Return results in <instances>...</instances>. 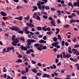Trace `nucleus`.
<instances>
[{
	"instance_id": "09e8293b",
	"label": "nucleus",
	"mask_w": 79,
	"mask_h": 79,
	"mask_svg": "<svg viewBox=\"0 0 79 79\" xmlns=\"http://www.w3.org/2000/svg\"><path fill=\"white\" fill-rule=\"evenodd\" d=\"M29 50L30 52H31V53H33V52H34V51L32 49H29Z\"/></svg>"
},
{
	"instance_id": "c756f323",
	"label": "nucleus",
	"mask_w": 79,
	"mask_h": 79,
	"mask_svg": "<svg viewBox=\"0 0 79 79\" xmlns=\"http://www.w3.org/2000/svg\"><path fill=\"white\" fill-rule=\"evenodd\" d=\"M47 46H44L42 48V50H46V49H47Z\"/></svg>"
},
{
	"instance_id": "423d86ee",
	"label": "nucleus",
	"mask_w": 79,
	"mask_h": 79,
	"mask_svg": "<svg viewBox=\"0 0 79 79\" xmlns=\"http://www.w3.org/2000/svg\"><path fill=\"white\" fill-rule=\"evenodd\" d=\"M20 48H21L22 50H25V51L27 50V48L26 47H24L23 46H20Z\"/></svg>"
},
{
	"instance_id": "4468645a",
	"label": "nucleus",
	"mask_w": 79,
	"mask_h": 79,
	"mask_svg": "<svg viewBox=\"0 0 79 79\" xmlns=\"http://www.w3.org/2000/svg\"><path fill=\"white\" fill-rule=\"evenodd\" d=\"M46 34H48V35H52V34H53V31H49L47 32Z\"/></svg>"
},
{
	"instance_id": "cd10ccee",
	"label": "nucleus",
	"mask_w": 79,
	"mask_h": 79,
	"mask_svg": "<svg viewBox=\"0 0 79 79\" xmlns=\"http://www.w3.org/2000/svg\"><path fill=\"white\" fill-rule=\"evenodd\" d=\"M21 74H22L24 75V74H26V71H25V70H23L21 72Z\"/></svg>"
},
{
	"instance_id": "412c9836",
	"label": "nucleus",
	"mask_w": 79,
	"mask_h": 79,
	"mask_svg": "<svg viewBox=\"0 0 79 79\" xmlns=\"http://www.w3.org/2000/svg\"><path fill=\"white\" fill-rule=\"evenodd\" d=\"M76 23V20L74 19H71L70 23Z\"/></svg>"
},
{
	"instance_id": "ddd939ff",
	"label": "nucleus",
	"mask_w": 79,
	"mask_h": 79,
	"mask_svg": "<svg viewBox=\"0 0 79 79\" xmlns=\"http://www.w3.org/2000/svg\"><path fill=\"white\" fill-rule=\"evenodd\" d=\"M39 42L40 44H43V43L45 44L46 43V41H45L44 40H41L39 41Z\"/></svg>"
},
{
	"instance_id": "37998d69",
	"label": "nucleus",
	"mask_w": 79,
	"mask_h": 79,
	"mask_svg": "<svg viewBox=\"0 0 79 79\" xmlns=\"http://www.w3.org/2000/svg\"><path fill=\"white\" fill-rule=\"evenodd\" d=\"M20 39L22 41H24V40H25V39L24 38L21 36L20 37Z\"/></svg>"
},
{
	"instance_id": "7c9ffc66",
	"label": "nucleus",
	"mask_w": 79,
	"mask_h": 79,
	"mask_svg": "<svg viewBox=\"0 0 79 79\" xmlns=\"http://www.w3.org/2000/svg\"><path fill=\"white\" fill-rule=\"evenodd\" d=\"M12 44L13 45H14V46H17V43H15L14 42H12Z\"/></svg>"
},
{
	"instance_id": "e2e57ef3",
	"label": "nucleus",
	"mask_w": 79,
	"mask_h": 79,
	"mask_svg": "<svg viewBox=\"0 0 79 79\" xmlns=\"http://www.w3.org/2000/svg\"><path fill=\"white\" fill-rule=\"evenodd\" d=\"M18 57L19 58H22L23 57V55L19 54L18 56Z\"/></svg>"
},
{
	"instance_id": "a211bd4d",
	"label": "nucleus",
	"mask_w": 79,
	"mask_h": 79,
	"mask_svg": "<svg viewBox=\"0 0 79 79\" xmlns=\"http://www.w3.org/2000/svg\"><path fill=\"white\" fill-rule=\"evenodd\" d=\"M37 31H41L42 30V27H38L36 28Z\"/></svg>"
},
{
	"instance_id": "f704fd0d",
	"label": "nucleus",
	"mask_w": 79,
	"mask_h": 79,
	"mask_svg": "<svg viewBox=\"0 0 79 79\" xmlns=\"http://www.w3.org/2000/svg\"><path fill=\"white\" fill-rule=\"evenodd\" d=\"M43 18L45 19H47L48 18V17L47 15H44L43 16Z\"/></svg>"
},
{
	"instance_id": "20e7f679",
	"label": "nucleus",
	"mask_w": 79,
	"mask_h": 79,
	"mask_svg": "<svg viewBox=\"0 0 79 79\" xmlns=\"http://www.w3.org/2000/svg\"><path fill=\"white\" fill-rule=\"evenodd\" d=\"M40 1H42V0L43 2H41V1H39L38 3H40V5H44L45 3H47V2H48V0H40Z\"/></svg>"
},
{
	"instance_id": "5fc2aeb1",
	"label": "nucleus",
	"mask_w": 79,
	"mask_h": 79,
	"mask_svg": "<svg viewBox=\"0 0 79 79\" xmlns=\"http://www.w3.org/2000/svg\"><path fill=\"white\" fill-rule=\"evenodd\" d=\"M51 11H55L56 10V9H55L53 8H51Z\"/></svg>"
},
{
	"instance_id": "c85d7f7f",
	"label": "nucleus",
	"mask_w": 79,
	"mask_h": 79,
	"mask_svg": "<svg viewBox=\"0 0 79 79\" xmlns=\"http://www.w3.org/2000/svg\"><path fill=\"white\" fill-rule=\"evenodd\" d=\"M15 38H16V35H12V40H14V39H15Z\"/></svg>"
},
{
	"instance_id": "6e6552de",
	"label": "nucleus",
	"mask_w": 79,
	"mask_h": 79,
	"mask_svg": "<svg viewBox=\"0 0 79 79\" xmlns=\"http://www.w3.org/2000/svg\"><path fill=\"white\" fill-rule=\"evenodd\" d=\"M39 47H38L36 48L38 50H42V48L43 47V44H40Z\"/></svg>"
},
{
	"instance_id": "9b49d317",
	"label": "nucleus",
	"mask_w": 79,
	"mask_h": 79,
	"mask_svg": "<svg viewBox=\"0 0 79 79\" xmlns=\"http://www.w3.org/2000/svg\"><path fill=\"white\" fill-rule=\"evenodd\" d=\"M0 14L2 15V16H7V14L5 13L4 11H2L0 12Z\"/></svg>"
},
{
	"instance_id": "2eb2a0df",
	"label": "nucleus",
	"mask_w": 79,
	"mask_h": 79,
	"mask_svg": "<svg viewBox=\"0 0 79 79\" xmlns=\"http://www.w3.org/2000/svg\"><path fill=\"white\" fill-rule=\"evenodd\" d=\"M37 6H38V8H39V9H40V10L42 9V6L40 3H37Z\"/></svg>"
},
{
	"instance_id": "b1692460",
	"label": "nucleus",
	"mask_w": 79,
	"mask_h": 79,
	"mask_svg": "<svg viewBox=\"0 0 79 79\" xmlns=\"http://www.w3.org/2000/svg\"><path fill=\"white\" fill-rule=\"evenodd\" d=\"M62 53L63 55V58H65L66 56V53H65V52H63Z\"/></svg>"
},
{
	"instance_id": "4be33fe9",
	"label": "nucleus",
	"mask_w": 79,
	"mask_h": 79,
	"mask_svg": "<svg viewBox=\"0 0 79 79\" xmlns=\"http://www.w3.org/2000/svg\"><path fill=\"white\" fill-rule=\"evenodd\" d=\"M57 39L58 40H61V37L60 34H58L57 36Z\"/></svg>"
},
{
	"instance_id": "c03bdc74",
	"label": "nucleus",
	"mask_w": 79,
	"mask_h": 79,
	"mask_svg": "<svg viewBox=\"0 0 79 79\" xmlns=\"http://www.w3.org/2000/svg\"><path fill=\"white\" fill-rule=\"evenodd\" d=\"M18 33L19 34H23V31L21 30H19L18 31Z\"/></svg>"
},
{
	"instance_id": "a878e982",
	"label": "nucleus",
	"mask_w": 79,
	"mask_h": 79,
	"mask_svg": "<svg viewBox=\"0 0 79 79\" xmlns=\"http://www.w3.org/2000/svg\"><path fill=\"white\" fill-rule=\"evenodd\" d=\"M57 38L56 37H54L53 39L54 42H57Z\"/></svg>"
},
{
	"instance_id": "0e129e2a",
	"label": "nucleus",
	"mask_w": 79,
	"mask_h": 79,
	"mask_svg": "<svg viewBox=\"0 0 79 79\" xmlns=\"http://www.w3.org/2000/svg\"><path fill=\"white\" fill-rule=\"evenodd\" d=\"M31 63H32V64H35L36 63V62H35V61H34L33 60H31Z\"/></svg>"
},
{
	"instance_id": "338daca9",
	"label": "nucleus",
	"mask_w": 79,
	"mask_h": 79,
	"mask_svg": "<svg viewBox=\"0 0 79 79\" xmlns=\"http://www.w3.org/2000/svg\"><path fill=\"white\" fill-rule=\"evenodd\" d=\"M65 45L66 46H68L69 45V43L68 42H66L65 43Z\"/></svg>"
},
{
	"instance_id": "473e14b6",
	"label": "nucleus",
	"mask_w": 79,
	"mask_h": 79,
	"mask_svg": "<svg viewBox=\"0 0 79 79\" xmlns=\"http://www.w3.org/2000/svg\"><path fill=\"white\" fill-rule=\"evenodd\" d=\"M45 10H50V8H49V6H45Z\"/></svg>"
},
{
	"instance_id": "7ed1b4c3",
	"label": "nucleus",
	"mask_w": 79,
	"mask_h": 79,
	"mask_svg": "<svg viewBox=\"0 0 79 79\" xmlns=\"http://www.w3.org/2000/svg\"><path fill=\"white\" fill-rule=\"evenodd\" d=\"M28 29H29V27H26L25 28H23V32H25V34H29V31Z\"/></svg>"
},
{
	"instance_id": "1a4fd4ad",
	"label": "nucleus",
	"mask_w": 79,
	"mask_h": 79,
	"mask_svg": "<svg viewBox=\"0 0 79 79\" xmlns=\"http://www.w3.org/2000/svg\"><path fill=\"white\" fill-rule=\"evenodd\" d=\"M12 41L14 42V43H16V44H18V43H19V40L17 38H16L13 40H12Z\"/></svg>"
},
{
	"instance_id": "5701e85b",
	"label": "nucleus",
	"mask_w": 79,
	"mask_h": 79,
	"mask_svg": "<svg viewBox=\"0 0 79 79\" xmlns=\"http://www.w3.org/2000/svg\"><path fill=\"white\" fill-rule=\"evenodd\" d=\"M39 45H40V44L38 43L34 44V47H38L39 46Z\"/></svg>"
},
{
	"instance_id": "f03ea898",
	"label": "nucleus",
	"mask_w": 79,
	"mask_h": 79,
	"mask_svg": "<svg viewBox=\"0 0 79 79\" xmlns=\"http://www.w3.org/2000/svg\"><path fill=\"white\" fill-rule=\"evenodd\" d=\"M13 27H10L9 28L10 29V30H12V31H15L16 32H18L19 31L21 30V29H20L19 27L15 26H13Z\"/></svg>"
},
{
	"instance_id": "c9c22d12",
	"label": "nucleus",
	"mask_w": 79,
	"mask_h": 79,
	"mask_svg": "<svg viewBox=\"0 0 79 79\" xmlns=\"http://www.w3.org/2000/svg\"><path fill=\"white\" fill-rule=\"evenodd\" d=\"M42 30L43 31H47V29L46 28V27H42Z\"/></svg>"
},
{
	"instance_id": "f257e3e1",
	"label": "nucleus",
	"mask_w": 79,
	"mask_h": 79,
	"mask_svg": "<svg viewBox=\"0 0 79 79\" xmlns=\"http://www.w3.org/2000/svg\"><path fill=\"white\" fill-rule=\"evenodd\" d=\"M68 51L69 54H66L65 56V58H69V57H71V55L70 53L72 54L73 53L71 51V48L70 47H69Z\"/></svg>"
},
{
	"instance_id": "680f3d73",
	"label": "nucleus",
	"mask_w": 79,
	"mask_h": 79,
	"mask_svg": "<svg viewBox=\"0 0 79 79\" xmlns=\"http://www.w3.org/2000/svg\"><path fill=\"white\" fill-rule=\"evenodd\" d=\"M73 6H77V2H75L73 3Z\"/></svg>"
},
{
	"instance_id": "79ce46f5",
	"label": "nucleus",
	"mask_w": 79,
	"mask_h": 79,
	"mask_svg": "<svg viewBox=\"0 0 79 79\" xmlns=\"http://www.w3.org/2000/svg\"><path fill=\"white\" fill-rule=\"evenodd\" d=\"M79 47V45L78 44H76L74 46V48H78Z\"/></svg>"
},
{
	"instance_id": "58836bf2",
	"label": "nucleus",
	"mask_w": 79,
	"mask_h": 79,
	"mask_svg": "<svg viewBox=\"0 0 79 79\" xmlns=\"http://www.w3.org/2000/svg\"><path fill=\"white\" fill-rule=\"evenodd\" d=\"M68 18H69L70 19H72V18H73V16L71 15H69L68 16Z\"/></svg>"
},
{
	"instance_id": "bf43d9fd",
	"label": "nucleus",
	"mask_w": 79,
	"mask_h": 79,
	"mask_svg": "<svg viewBox=\"0 0 79 79\" xmlns=\"http://www.w3.org/2000/svg\"><path fill=\"white\" fill-rule=\"evenodd\" d=\"M53 50L54 52H57V49H56V48H54L53 49Z\"/></svg>"
},
{
	"instance_id": "69168bd1",
	"label": "nucleus",
	"mask_w": 79,
	"mask_h": 79,
	"mask_svg": "<svg viewBox=\"0 0 79 79\" xmlns=\"http://www.w3.org/2000/svg\"><path fill=\"white\" fill-rule=\"evenodd\" d=\"M35 34H36V35H39L40 34V32L39 31H37L35 33Z\"/></svg>"
},
{
	"instance_id": "6e6d98bb",
	"label": "nucleus",
	"mask_w": 79,
	"mask_h": 79,
	"mask_svg": "<svg viewBox=\"0 0 79 79\" xmlns=\"http://www.w3.org/2000/svg\"><path fill=\"white\" fill-rule=\"evenodd\" d=\"M26 53L27 54H30V53H31V52L29 50H28L27 51Z\"/></svg>"
},
{
	"instance_id": "f3484780",
	"label": "nucleus",
	"mask_w": 79,
	"mask_h": 79,
	"mask_svg": "<svg viewBox=\"0 0 79 79\" xmlns=\"http://www.w3.org/2000/svg\"><path fill=\"white\" fill-rule=\"evenodd\" d=\"M34 73H37V70H36L35 69H33L31 70Z\"/></svg>"
},
{
	"instance_id": "de8ad7c7",
	"label": "nucleus",
	"mask_w": 79,
	"mask_h": 79,
	"mask_svg": "<svg viewBox=\"0 0 79 79\" xmlns=\"http://www.w3.org/2000/svg\"><path fill=\"white\" fill-rule=\"evenodd\" d=\"M46 31H50L51 30H50V28L49 27H48L46 28Z\"/></svg>"
},
{
	"instance_id": "0eeeda50",
	"label": "nucleus",
	"mask_w": 79,
	"mask_h": 79,
	"mask_svg": "<svg viewBox=\"0 0 79 79\" xmlns=\"http://www.w3.org/2000/svg\"><path fill=\"white\" fill-rule=\"evenodd\" d=\"M27 26H28V27H30L31 28H32V27H34V26L33 24L31 23H27Z\"/></svg>"
},
{
	"instance_id": "9d476101",
	"label": "nucleus",
	"mask_w": 79,
	"mask_h": 79,
	"mask_svg": "<svg viewBox=\"0 0 79 79\" xmlns=\"http://www.w3.org/2000/svg\"><path fill=\"white\" fill-rule=\"evenodd\" d=\"M58 44H59V42H54L53 44H52V45L56 47V45H58Z\"/></svg>"
},
{
	"instance_id": "3c124183",
	"label": "nucleus",
	"mask_w": 79,
	"mask_h": 79,
	"mask_svg": "<svg viewBox=\"0 0 79 79\" xmlns=\"http://www.w3.org/2000/svg\"><path fill=\"white\" fill-rule=\"evenodd\" d=\"M48 19L50 21H52V20H53V18L52 17H50L48 18Z\"/></svg>"
},
{
	"instance_id": "aec40b11",
	"label": "nucleus",
	"mask_w": 79,
	"mask_h": 79,
	"mask_svg": "<svg viewBox=\"0 0 79 79\" xmlns=\"http://www.w3.org/2000/svg\"><path fill=\"white\" fill-rule=\"evenodd\" d=\"M23 8V7H22V6H17L16 8V9H20V8Z\"/></svg>"
},
{
	"instance_id": "a18cd8bd",
	"label": "nucleus",
	"mask_w": 79,
	"mask_h": 79,
	"mask_svg": "<svg viewBox=\"0 0 79 79\" xmlns=\"http://www.w3.org/2000/svg\"><path fill=\"white\" fill-rule=\"evenodd\" d=\"M29 71V69L27 67L26 68L25 72L26 73H27Z\"/></svg>"
},
{
	"instance_id": "ea45409f",
	"label": "nucleus",
	"mask_w": 79,
	"mask_h": 79,
	"mask_svg": "<svg viewBox=\"0 0 79 79\" xmlns=\"http://www.w3.org/2000/svg\"><path fill=\"white\" fill-rule=\"evenodd\" d=\"M23 16H19V21H22V19H23Z\"/></svg>"
},
{
	"instance_id": "8fccbe9b",
	"label": "nucleus",
	"mask_w": 79,
	"mask_h": 79,
	"mask_svg": "<svg viewBox=\"0 0 79 79\" xmlns=\"http://www.w3.org/2000/svg\"><path fill=\"white\" fill-rule=\"evenodd\" d=\"M47 74L44 73V74L42 76L43 77H47Z\"/></svg>"
},
{
	"instance_id": "2f4dec72",
	"label": "nucleus",
	"mask_w": 79,
	"mask_h": 79,
	"mask_svg": "<svg viewBox=\"0 0 79 79\" xmlns=\"http://www.w3.org/2000/svg\"><path fill=\"white\" fill-rule=\"evenodd\" d=\"M17 63H22V60L21 59H18L16 61Z\"/></svg>"
},
{
	"instance_id": "f8f14e48",
	"label": "nucleus",
	"mask_w": 79,
	"mask_h": 79,
	"mask_svg": "<svg viewBox=\"0 0 79 79\" xmlns=\"http://www.w3.org/2000/svg\"><path fill=\"white\" fill-rule=\"evenodd\" d=\"M72 51L73 52L74 55H76L77 52V50L75 48H73L72 49Z\"/></svg>"
},
{
	"instance_id": "6ab92c4d",
	"label": "nucleus",
	"mask_w": 79,
	"mask_h": 79,
	"mask_svg": "<svg viewBox=\"0 0 79 79\" xmlns=\"http://www.w3.org/2000/svg\"><path fill=\"white\" fill-rule=\"evenodd\" d=\"M68 5L69 6H71V7L73 8H74V6H73V4H72V3H71V2H69L68 3Z\"/></svg>"
},
{
	"instance_id": "e433bc0d",
	"label": "nucleus",
	"mask_w": 79,
	"mask_h": 79,
	"mask_svg": "<svg viewBox=\"0 0 79 79\" xmlns=\"http://www.w3.org/2000/svg\"><path fill=\"white\" fill-rule=\"evenodd\" d=\"M36 75L38 76H40L42 75V73H36Z\"/></svg>"
},
{
	"instance_id": "72a5a7b5",
	"label": "nucleus",
	"mask_w": 79,
	"mask_h": 79,
	"mask_svg": "<svg viewBox=\"0 0 79 79\" xmlns=\"http://www.w3.org/2000/svg\"><path fill=\"white\" fill-rule=\"evenodd\" d=\"M71 15L73 16V17H74H74H76V14L74 13H72L71 14Z\"/></svg>"
},
{
	"instance_id": "603ef678",
	"label": "nucleus",
	"mask_w": 79,
	"mask_h": 79,
	"mask_svg": "<svg viewBox=\"0 0 79 79\" xmlns=\"http://www.w3.org/2000/svg\"><path fill=\"white\" fill-rule=\"evenodd\" d=\"M2 19H4V20L5 21L7 20V19L6 18V17H2Z\"/></svg>"
},
{
	"instance_id": "774afa93",
	"label": "nucleus",
	"mask_w": 79,
	"mask_h": 79,
	"mask_svg": "<svg viewBox=\"0 0 79 79\" xmlns=\"http://www.w3.org/2000/svg\"><path fill=\"white\" fill-rule=\"evenodd\" d=\"M37 65L38 66H42V64H41L40 63H38Z\"/></svg>"
},
{
	"instance_id": "052dcab7",
	"label": "nucleus",
	"mask_w": 79,
	"mask_h": 79,
	"mask_svg": "<svg viewBox=\"0 0 79 79\" xmlns=\"http://www.w3.org/2000/svg\"><path fill=\"white\" fill-rule=\"evenodd\" d=\"M43 39H44V40H47V36H44L43 37Z\"/></svg>"
},
{
	"instance_id": "393cba45",
	"label": "nucleus",
	"mask_w": 79,
	"mask_h": 79,
	"mask_svg": "<svg viewBox=\"0 0 79 79\" xmlns=\"http://www.w3.org/2000/svg\"><path fill=\"white\" fill-rule=\"evenodd\" d=\"M36 19L37 20L40 21V17L39 15L37 16Z\"/></svg>"
},
{
	"instance_id": "49530a36",
	"label": "nucleus",
	"mask_w": 79,
	"mask_h": 79,
	"mask_svg": "<svg viewBox=\"0 0 79 79\" xmlns=\"http://www.w3.org/2000/svg\"><path fill=\"white\" fill-rule=\"evenodd\" d=\"M62 45V46H64V41L62 40V41L61 43Z\"/></svg>"
},
{
	"instance_id": "13d9d810",
	"label": "nucleus",
	"mask_w": 79,
	"mask_h": 79,
	"mask_svg": "<svg viewBox=\"0 0 79 79\" xmlns=\"http://www.w3.org/2000/svg\"><path fill=\"white\" fill-rule=\"evenodd\" d=\"M27 42H28L29 43H31V39H28L27 40Z\"/></svg>"
},
{
	"instance_id": "a19ab883",
	"label": "nucleus",
	"mask_w": 79,
	"mask_h": 79,
	"mask_svg": "<svg viewBox=\"0 0 79 79\" xmlns=\"http://www.w3.org/2000/svg\"><path fill=\"white\" fill-rule=\"evenodd\" d=\"M69 27V25L68 24L65 25L64 26V27L65 28H68V27Z\"/></svg>"
},
{
	"instance_id": "dca6fc26",
	"label": "nucleus",
	"mask_w": 79,
	"mask_h": 79,
	"mask_svg": "<svg viewBox=\"0 0 79 79\" xmlns=\"http://www.w3.org/2000/svg\"><path fill=\"white\" fill-rule=\"evenodd\" d=\"M27 17H24V18L25 19H26L27 21H28L29 19H30V18H29V15H28L27 16Z\"/></svg>"
},
{
	"instance_id": "4c0bfd02",
	"label": "nucleus",
	"mask_w": 79,
	"mask_h": 79,
	"mask_svg": "<svg viewBox=\"0 0 79 79\" xmlns=\"http://www.w3.org/2000/svg\"><path fill=\"white\" fill-rule=\"evenodd\" d=\"M27 77L26 76H23L22 77V79H27Z\"/></svg>"
},
{
	"instance_id": "bb28decb",
	"label": "nucleus",
	"mask_w": 79,
	"mask_h": 79,
	"mask_svg": "<svg viewBox=\"0 0 79 79\" xmlns=\"http://www.w3.org/2000/svg\"><path fill=\"white\" fill-rule=\"evenodd\" d=\"M72 41L73 42H77V40L76 39V37H74V39H73Z\"/></svg>"
},
{
	"instance_id": "864d4df0",
	"label": "nucleus",
	"mask_w": 79,
	"mask_h": 79,
	"mask_svg": "<svg viewBox=\"0 0 79 79\" xmlns=\"http://www.w3.org/2000/svg\"><path fill=\"white\" fill-rule=\"evenodd\" d=\"M58 61H59L58 59H55V63H58Z\"/></svg>"
},
{
	"instance_id": "4d7b16f0",
	"label": "nucleus",
	"mask_w": 79,
	"mask_h": 79,
	"mask_svg": "<svg viewBox=\"0 0 79 79\" xmlns=\"http://www.w3.org/2000/svg\"><path fill=\"white\" fill-rule=\"evenodd\" d=\"M56 72H54V74L56 76H57L58 75V73H56Z\"/></svg>"
},
{
	"instance_id": "39448f33",
	"label": "nucleus",
	"mask_w": 79,
	"mask_h": 79,
	"mask_svg": "<svg viewBox=\"0 0 79 79\" xmlns=\"http://www.w3.org/2000/svg\"><path fill=\"white\" fill-rule=\"evenodd\" d=\"M7 50L9 51H10V50H12L13 52H14V50H15V47L12 46L11 47H7Z\"/></svg>"
}]
</instances>
